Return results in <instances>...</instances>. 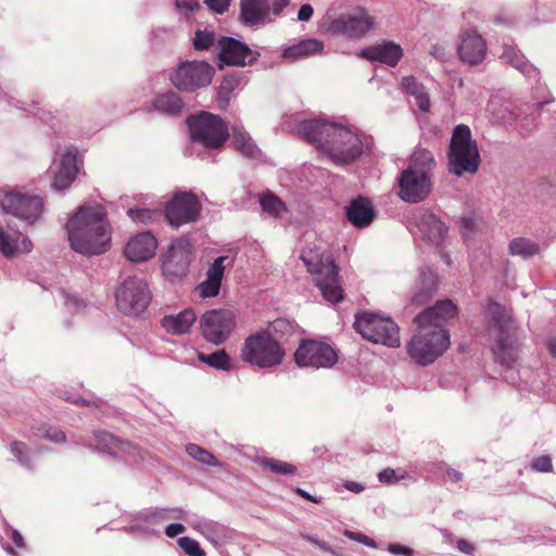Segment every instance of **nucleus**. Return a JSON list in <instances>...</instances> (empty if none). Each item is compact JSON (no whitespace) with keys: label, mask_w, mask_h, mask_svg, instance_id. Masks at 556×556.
Returning a JSON list of instances; mask_svg holds the SVG:
<instances>
[{"label":"nucleus","mask_w":556,"mask_h":556,"mask_svg":"<svg viewBox=\"0 0 556 556\" xmlns=\"http://www.w3.org/2000/svg\"><path fill=\"white\" fill-rule=\"evenodd\" d=\"M456 316V305L444 300L425 308L414 318L417 333L410 339L407 352L417 364L427 366L444 354L451 344L445 325Z\"/></svg>","instance_id":"nucleus-1"},{"label":"nucleus","mask_w":556,"mask_h":556,"mask_svg":"<svg viewBox=\"0 0 556 556\" xmlns=\"http://www.w3.org/2000/svg\"><path fill=\"white\" fill-rule=\"evenodd\" d=\"M299 131L336 164H351L364 151L362 137L350 127L323 121H305Z\"/></svg>","instance_id":"nucleus-2"},{"label":"nucleus","mask_w":556,"mask_h":556,"mask_svg":"<svg viewBox=\"0 0 556 556\" xmlns=\"http://www.w3.org/2000/svg\"><path fill=\"white\" fill-rule=\"evenodd\" d=\"M74 251L85 255L106 252L111 245V231L105 208L100 204L83 205L66 224Z\"/></svg>","instance_id":"nucleus-3"},{"label":"nucleus","mask_w":556,"mask_h":556,"mask_svg":"<svg viewBox=\"0 0 556 556\" xmlns=\"http://www.w3.org/2000/svg\"><path fill=\"white\" fill-rule=\"evenodd\" d=\"M485 330L496 362L510 366L517 359L519 343L511 313L497 302L489 301L484 308Z\"/></svg>","instance_id":"nucleus-4"},{"label":"nucleus","mask_w":556,"mask_h":556,"mask_svg":"<svg viewBox=\"0 0 556 556\" xmlns=\"http://www.w3.org/2000/svg\"><path fill=\"white\" fill-rule=\"evenodd\" d=\"M285 356L282 345L265 330L247 337L240 349V357L244 363L262 369L281 365Z\"/></svg>","instance_id":"nucleus-5"},{"label":"nucleus","mask_w":556,"mask_h":556,"mask_svg":"<svg viewBox=\"0 0 556 556\" xmlns=\"http://www.w3.org/2000/svg\"><path fill=\"white\" fill-rule=\"evenodd\" d=\"M447 157L450 172L458 177L465 173L475 174L478 170L480 154L468 126L462 124L454 128Z\"/></svg>","instance_id":"nucleus-6"},{"label":"nucleus","mask_w":556,"mask_h":556,"mask_svg":"<svg viewBox=\"0 0 556 556\" xmlns=\"http://www.w3.org/2000/svg\"><path fill=\"white\" fill-rule=\"evenodd\" d=\"M307 270L316 275V286L324 299L330 303L343 300V289L339 277V267L330 256H318L303 253L301 255Z\"/></svg>","instance_id":"nucleus-7"},{"label":"nucleus","mask_w":556,"mask_h":556,"mask_svg":"<svg viewBox=\"0 0 556 556\" xmlns=\"http://www.w3.org/2000/svg\"><path fill=\"white\" fill-rule=\"evenodd\" d=\"M354 327L368 341L392 348L400 345V328L389 317L364 312L356 315Z\"/></svg>","instance_id":"nucleus-8"},{"label":"nucleus","mask_w":556,"mask_h":556,"mask_svg":"<svg viewBox=\"0 0 556 556\" xmlns=\"http://www.w3.org/2000/svg\"><path fill=\"white\" fill-rule=\"evenodd\" d=\"M191 139L208 149L222 148L229 137L226 123L217 115L202 113L188 118Z\"/></svg>","instance_id":"nucleus-9"},{"label":"nucleus","mask_w":556,"mask_h":556,"mask_svg":"<svg viewBox=\"0 0 556 556\" xmlns=\"http://www.w3.org/2000/svg\"><path fill=\"white\" fill-rule=\"evenodd\" d=\"M214 74L215 68L205 61H184L170 74L169 80L182 92H194L207 87Z\"/></svg>","instance_id":"nucleus-10"},{"label":"nucleus","mask_w":556,"mask_h":556,"mask_svg":"<svg viewBox=\"0 0 556 556\" xmlns=\"http://www.w3.org/2000/svg\"><path fill=\"white\" fill-rule=\"evenodd\" d=\"M117 308L125 315L139 316L150 304L151 292L138 277L126 278L115 292Z\"/></svg>","instance_id":"nucleus-11"},{"label":"nucleus","mask_w":556,"mask_h":556,"mask_svg":"<svg viewBox=\"0 0 556 556\" xmlns=\"http://www.w3.org/2000/svg\"><path fill=\"white\" fill-rule=\"evenodd\" d=\"M202 205L192 192L180 191L173 194L164 208V217L175 229L186 224L195 223L201 214Z\"/></svg>","instance_id":"nucleus-12"},{"label":"nucleus","mask_w":556,"mask_h":556,"mask_svg":"<svg viewBox=\"0 0 556 556\" xmlns=\"http://www.w3.org/2000/svg\"><path fill=\"white\" fill-rule=\"evenodd\" d=\"M236 316L229 309H212L200 318V329L203 338L215 345L223 344L236 328Z\"/></svg>","instance_id":"nucleus-13"},{"label":"nucleus","mask_w":556,"mask_h":556,"mask_svg":"<svg viewBox=\"0 0 556 556\" xmlns=\"http://www.w3.org/2000/svg\"><path fill=\"white\" fill-rule=\"evenodd\" d=\"M375 17L363 8H355L348 14L327 20V29L334 35L362 38L375 26Z\"/></svg>","instance_id":"nucleus-14"},{"label":"nucleus","mask_w":556,"mask_h":556,"mask_svg":"<svg viewBox=\"0 0 556 556\" xmlns=\"http://www.w3.org/2000/svg\"><path fill=\"white\" fill-rule=\"evenodd\" d=\"M294 361L300 367L315 369L332 367L338 362L337 352L327 343L317 340H303L294 352Z\"/></svg>","instance_id":"nucleus-15"},{"label":"nucleus","mask_w":556,"mask_h":556,"mask_svg":"<svg viewBox=\"0 0 556 556\" xmlns=\"http://www.w3.org/2000/svg\"><path fill=\"white\" fill-rule=\"evenodd\" d=\"M191 243L188 238L180 237L172 242L162 257V269L167 277H185L191 262Z\"/></svg>","instance_id":"nucleus-16"},{"label":"nucleus","mask_w":556,"mask_h":556,"mask_svg":"<svg viewBox=\"0 0 556 556\" xmlns=\"http://www.w3.org/2000/svg\"><path fill=\"white\" fill-rule=\"evenodd\" d=\"M1 205L7 213L27 222L29 225L39 218L43 207L40 197L18 192L5 194Z\"/></svg>","instance_id":"nucleus-17"},{"label":"nucleus","mask_w":556,"mask_h":556,"mask_svg":"<svg viewBox=\"0 0 556 556\" xmlns=\"http://www.w3.org/2000/svg\"><path fill=\"white\" fill-rule=\"evenodd\" d=\"M399 195L409 203H417L427 198L431 190V178L421 172L404 169L399 178Z\"/></svg>","instance_id":"nucleus-18"},{"label":"nucleus","mask_w":556,"mask_h":556,"mask_svg":"<svg viewBox=\"0 0 556 556\" xmlns=\"http://www.w3.org/2000/svg\"><path fill=\"white\" fill-rule=\"evenodd\" d=\"M219 47V59L228 65H251L260 56L258 52L251 50L244 42L230 37H223Z\"/></svg>","instance_id":"nucleus-19"},{"label":"nucleus","mask_w":556,"mask_h":556,"mask_svg":"<svg viewBox=\"0 0 556 556\" xmlns=\"http://www.w3.org/2000/svg\"><path fill=\"white\" fill-rule=\"evenodd\" d=\"M457 51L464 63L478 65L485 58L486 42L476 30H465L459 35Z\"/></svg>","instance_id":"nucleus-20"},{"label":"nucleus","mask_w":556,"mask_h":556,"mask_svg":"<svg viewBox=\"0 0 556 556\" xmlns=\"http://www.w3.org/2000/svg\"><path fill=\"white\" fill-rule=\"evenodd\" d=\"M156 248V239L151 232L146 231L134 236L126 244L124 253L130 261L143 262L154 255Z\"/></svg>","instance_id":"nucleus-21"},{"label":"nucleus","mask_w":556,"mask_h":556,"mask_svg":"<svg viewBox=\"0 0 556 556\" xmlns=\"http://www.w3.org/2000/svg\"><path fill=\"white\" fill-rule=\"evenodd\" d=\"M416 224L424 239L433 244H440L446 237L447 227L429 211H421Z\"/></svg>","instance_id":"nucleus-22"},{"label":"nucleus","mask_w":556,"mask_h":556,"mask_svg":"<svg viewBox=\"0 0 556 556\" xmlns=\"http://www.w3.org/2000/svg\"><path fill=\"white\" fill-rule=\"evenodd\" d=\"M361 55L371 62H380L389 66H395L403 55L401 46L393 42L367 47Z\"/></svg>","instance_id":"nucleus-23"},{"label":"nucleus","mask_w":556,"mask_h":556,"mask_svg":"<svg viewBox=\"0 0 556 556\" xmlns=\"http://www.w3.org/2000/svg\"><path fill=\"white\" fill-rule=\"evenodd\" d=\"M76 156L77 150L74 147L68 148L62 155L59 169L53 180V187L55 189L64 190L75 180L77 175Z\"/></svg>","instance_id":"nucleus-24"},{"label":"nucleus","mask_w":556,"mask_h":556,"mask_svg":"<svg viewBox=\"0 0 556 556\" xmlns=\"http://www.w3.org/2000/svg\"><path fill=\"white\" fill-rule=\"evenodd\" d=\"M375 217L374 206L367 198L358 197L346 206L348 220L357 228H364L371 224Z\"/></svg>","instance_id":"nucleus-25"},{"label":"nucleus","mask_w":556,"mask_h":556,"mask_svg":"<svg viewBox=\"0 0 556 556\" xmlns=\"http://www.w3.org/2000/svg\"><path fill=\"white\" fill-rule=\"evenodd\" d=\"M195 320V312L192 308H186L178 314L164 316L161 319V326L169 334L181 336L190 331Z\"/></svg>","instance_id":"nucleus-26"},{"label":"nucleus","mask_w":556,"mask_h":556,"mask_svg":"<svg viewBox=\"0 0 556 556\" xmlns=\"http://www.w3.org/2000/svg\"><path fill=\"white\" fill-rule=\"evenodd\" d=\"M439 279L434 271H421L419 279L416 282L415 291L412 295V304L421 306L426 304L437 292Z\"/></svg>","instance_id":"nucleus-27"},{"label":"nucleus","mask_w":556,"mask_h":556,"mask_svg":"<svg viewBox=\"0 0 556 556\" xmlns=\"http://www.w3.org/2000/svg\"><path fill=\"white\" fill-rule=\"evenodd\" d=\"M270 10L268 0H241L240 18L245 25L263 21Z\"/></svg>","instance_id":"nucleus-28"},{"label":"nucleus","mask_w":556,"mask_h":556,"mask_svg":"<svg viewBox=\"0 0 556 556\" xmlns=\"http://www.w3.org/2000/svg\"><path fill=\"white\" fill-rule=\"evenodd\" d=\"M153 108L163 114L176 117L182 112L184 101L176 92L167 91L154 98Z\"/></svg>","instance_id":"nucleus-29"},{"label":"nucleus","mask_w":556,"mask_h":556,"mask_svg":"<svg viewBox=\"0 0 556 556\" xmlns=\"http://www.w3.org/2000/svg\"><path fill=\"white\" fill-rule=\"evenodd\" d=\"M31 249L33 243L28 238L11 239L4 230L0 229V251L4 256L12 257L16 253H28Z\"/></svg>","instance_id":"nucleus-30"},{"label":"nucleus","mask_w":556,"mask_h":556,"mask_svg":"<svg viewBox=\"0 0 556 556\" xmlns=\"http://www.w3.org/2000/svg\"><path fill=\"white\" fill-rule=\"evenodd\" d=\"M323 48V42L316 39H306L300 41L298 45H293L287 48L283 52V58L293 61L299 58H305L311 54L320 52Z\"/></svg>","instance_id":"nucleus-31"},{"label":"nucleus","mask_w":556,"mask_h":556,"mask_svg":"<svg viewBox=\"0 0 556 556\" xmlns=\"http://www.w3.org/2000/svg\"><path fill=\"white\" fill-rule=\"evenodd\" d=\"M402 86L405 91L415 98L416 104L422 112L430 110L429 96L425 90V87L416 80V78L408 76L402 79Z\"/></svg>","instance_id":"nucleus-32"},{"label":"nucleus","mask_w":556,"mask_h":556,"mask_svg":"<svg viewBox=\"0 0 556 556\" xmlns=\"http://www.w3.org/2000/svg\"><path fill=\"white\" fill-rule=\"evenodd\" d=\"M500 59L503 63L513 66L523 74L531 70V65L527 61L526 56L516 46L505 45Z\"/></svg>","instance_id":"nucleus-33"},{"label":"nucleus","mask_w":556,"mask_h":556,"mask_svg":"<svg viewBox=\"0 0 556 556\" xmlns=\"http://www.w3.org/2000/svg\"><path fill=\"white\" fill-rule=\"evenodd\" d=\"M232 144L237 151L249 159H256L260 155V149L245 131L233 128Z\"/></svg>","instance_id":"nucleus-34"},{"label":"nucleus","mask_w":556,"mask_h":556,"mask_svg":"<svg viewBox=\"0 0 556 556\" xmlns=\"http://www.w3.org/2000/svg\"><path fill=\"white\" fill-rule=\"evenodd\" d=\"M118 456L124 458L125 462L130 465H139L148 460L151 457V454L138 444L124 440Z\"/></svg>","instance_id":"nucleus-35"},{"label":"nucleus","mask_w":556,"mask_h":556,"mask_svg":"<svg viewBox=\"0 0 556 556\" xmlns=\"http://www.w3.org/2000/svg\"><path fill=\"white\" fill-rule=\"evenodd\" d=\"M241 74L230 73L223 77L217 91V101L220 108L226 109L230 101V94L240 85Z\"/></svg>","instance_id":"nucleus-36"},{"label":"nucleus","mask_w":556,"mask_h":556,"mask_svg":"<svg viewBox=\"0 0 556 556\" xmlns=\"http://www.w3.org/2000/svg\"><path fill=\"white\" fill-rule=\"evenodd\" d=\"M508 251L510 255L528 258L540 252V245L531 239L518 237L510 241Z\"/></svg>","instance_id":"nucleus-37"},{"label":"nucleus","mask_w":556,"mask_h":556,"mask_svg":"<svg viewBox=\"0 0 556 556\" xmlns=\"http://www.w3.org/2000/svg\"><path fill=\"white\" fill-rule=\"evenodd\" d=\"M433 154L427 149H417L412 157L407 169L421 172L430 176L432 168L434 167Z\"/></svg>","instance_id":"nucleus-38"},{"label":"nucleus","mask_w":556,"mask_h":556,"mask_svg":"<svg viewBox=\"0 0 556 556\" xmlns=\"http://www.w3.org/2000/svg\"><path fill=\"white\" fill-rule=\"evenodd\" d=\"M97 447L111 456L117 457L119 455L121 446L124 440L115 437L106 431H98L94 434Z\"/></svg>","instance_id":"nucleus-39"},{"label":"nucleus","mask_w":556,"mask_h":556,"mask_svg":"<svg viewBox=\"0 0 556 556\" xmlns=\"http://www.w3.org/2000/svg\"><path fill=\"white\" fill-rule=\"evenodd\" d=\"M258 464L264 468L274 473L282 475V476H294L298 472V468L290 463L275 459V458H261Z\"/></svg>","instance_id":"nucleus-40"},{"label":"nucleus","mask_w":556,"mask_h":556,"mask_svg":"<svg viewBox=\"0 0 556 556\" xmlns=\"http://www.w3.org/2000/svg\"><path fill=\"white\" fill-rule=\"evenodd\" d=\"M199 359L216 369H231L230 357L225 350H219L212 354L200 353Z\"/></svg>","instance_id":"nucleus-41"},{"label":"nucleus","mask_w":556,"mask_h":556,"mask_svg":"<svg viewBox=\"0 0 556 556\" xmlns=\"http://www.w3.org/2000/svg\"><path fill=\"white\" fill-rule=\"evenodd\" d=\"M31 430L36 438L45 439L53 443H64L66 440V435L61 429L50 425L33 427Z\"/></svg>","instance_id":"nucleus-42"},{"label":"nucleus","mask_w":556,"mask_h":556,"mask_svg":"<svg viewBox=\"0 0 556 556\" xmlns=\"http://www.w3.org/2000/svg\"><path fill=\"white\" fill-rule=\"evenodd\" d=\"M260 203L263 211L275 217L280 216L287 210L286 204L270 192L264 193L260 199Z\"/></svg>","instance_id":"nucleus-43"},{"label":"nucleus","mask_w":556,"mask_h":556,"mask_svg":"<svg viewBox=\"0 0 556 556\" xmlns=\"http://www.w3.org/2000/svg\"><path fill=\"white\" fill-rule=\"evenodd\" d=\"M186 451L188 455L204 465L217 466L219 464L213 454L197 444H188Z\"/></svg>","instance_id":"nucleus-44"},{"label":"nucleus","mask_w":556,"mask_h":556,"mask_svg":"<svg viewBox=\"0 0 556 556\" xmlns=\"http://www.w3.org/2000/svg\"><path fill=\"white\" fill-rule=\"evenodd\" d=\"M127 214L134 222L151 224L162 216V213L150 208H130Z\"/></svg>","instance_id":"nucleus-45"},{"label":"nucleus","mask_w":556,"mask_h":556,"mask_svg":"<svg viewBox=\"0 0 556 556\" xmlns=\"http://www.w3.org/2000/svg\"><path fill=\"white\" fill-rule=\"evenodd\" d=\"M268 331L271 336L275 334L279 338L289 337L294 332L293 324L286 318H277L268 326Z\"/></svg>","instance_id":"nucleus-46"},{"label":"nucleus","mask_w":556,"mask_h":556,"mask_svg":"<svg viewBox=\"0 0 556 556\" xmlns=\"http://www.w3.org/2000/svg\"><path fill=\"white\" fill-rule=\"evenodd\" d=\"M177 542L180 548L189 556L206 555L205 552L201 548L199 542L189 536L179 538Z\"/></svg>","instance_id":"nucleus-47"},{"label":"nucleus","mask_w":556,"mask_h":556,"mask_svg":"<svg viewBox=\"0 0 556 556\" xmlns=\"http://www.w3.org/2000/svg\"><path fill=\"white\" fill-rule=\"evenodd\" d=\"M11 453L17 458L20 464L30 467V456L27 445L21 441H13L10 445Z\"/></svg>","instance_id":"nucleus-48"},{"label":"nucleus","mask_w":556,"mask_h":556,"mask_svg":"<svg viewBox=\"0 0 556 556\" xmlns=\"http://www.w3.org/2000/svg\"><path fill=\"white\" fill-rule=\"evenodd\" d=\"M228 260V256H219L217 257L214 263L211 265L206 273V278L216 280L222 282L224 271H225V262Z\"/></svg>","instance_id":"nucleus-49"},{"label":"nucleus","mask_w":556,"mask_h":556,"mask_svg":"<svg viewBox=\"0 0 556 556\" xmlns=\"http://www.w3.org/2000/svg\"><path fill=\"white\" fill-rule=\"evenodd\" d=\"M215 37L213 33L206 30H198L193 38V47L197 50H206L214 43Z\"/></svg>","instance_id":"nucleus-50"},{"label":"nucleus","mask_w":556,"mask_h":556,"mask_svg":"<svg viewBox=\"0 0 556 556\" xmlns=\"http://www.w3.org/2000/svg\"><path fill=\"white\" fill-rule=\"evenodd\" d=\"M198 288L202 298L216 296L220 289V282L206 278Z\"/></svg>","instance_id":"nucleus-51"},{"label":"nucleus","mask_w":556,"mask_h":556,"mask_svg":"<svg viewBox=\"0 0 556 556\" xmlns=\"http://www.w3.org/2000/svg\"><path fill=\"white\" fill-rule=\"evenodd\" d=\"M533 469L541 472H551L553 469L552 458L547 455H542L533 459Z\"/></svg>","instance_id":"nucleus-52"},{"label":"nucleus","mask_w":556,"mask_h":556,"mask_svg":"<svg viewBox=\"0 0 556 556\" xmlns=\"http://www.w3.org/2000/svg\"><path fill=\"white\" fill-rule=\"evenodd\" d=\"M176 7L188 16L199 9L200 4L198 0H176Z\"/></svg>","instance_id":"nucleus-53"},{"label":"nucleus","mask_w":556,"mask_h":556,"mask_svg":"<svg viewBox=\"0 0 556 556\" xmlns=\"http://www.w3.org/2000/svg\"><path fill=\"white\" fill-rule=\"evenodd\" d=\"M231 0H204L205 4L215 13L223 14L225 13Z\"/></svg>","instance_id":"nucleus-54"},{"label":"nucleus","mask_w":556,"mask_h":556,"mask_svg":"<svg viewBox=\"0 0 556 556\" xmlns=\"http://www.w3.org/2000/svg\"><path fill=\"white\" fill-rule=\"evenodd\" d=\"M379 481L384 483H395L399 481L395 470L392 468H386L379 473Z\"/></svg>","instance_id":"nucleus-55"},{"label":"nucleus","mask_w":556,"mask_h":556,"mask_svg":"<svg viewBox=\"0 0 556 556\" xmlns=\"http://www.w3.org/2000/svg\"><path fill=\"white\" fill-rule=\"evenodd\" d=\"M388 551L394 555L413 556L414 551L401 544H390Z\"/></svg>","instance_id":"nucleus-56"},{"label":"nucleus","mask_w":556,"mask_h":556,"mask_svg":"<svg viewBox=\"0 0 556 556\" xmlns=\"http://www.w3.org/2000/svg\"><path fill=\"white\" fill-rule=\"evenodd\" d=\"M186 530L185 526L181 523H170L165 529V534L168 538H175L181 533H184Z\"/></svg>","instance_id":"nucleus-57"},{"label":"nucleus","mask_w":556,"mask_h":556,"mask_svg":"<svg viewBox=\"0 0 556 556\" xmlns=\"http://www.w3.org/2000/svg\"><path fill=\"white\" fill-rule=\"evenodd\" d=\"M313 12H314V10L311 4H303V5H301V8L299 10L298 18L300 21L307 22L311 20Z\"/></svg>","instance_id":"nucleus-58"},{"label":"nucleus","mask_w":556,"mask_h":556,"mask_svg":"<svg viewBox=\"0 0 556 556\" xmlns=\"http://www.w3.org/2000/svg\"><path fill=\"white\" fill-rule=\"evenodd\" d=\"M456 544L458 551L468 555L472 554L476 549L473 544L465 539H459Z\"/></svg>","instance_id":"nucleus-59"},{"label":"nucleus","mask_w":556,"mask_h":556,"mask_svg":"<svg viewBox=\"0 0 556 556\" xmlns=\"http://www.w3.org/2000/svg\"><path fill=\"white\" fill-rule=\"evenodd\" d=\"M289 4V0H274L273 3V12L275 15L280 14V12Z\"/></svg>","instance_id":"nucleus-60"},{"label":"nucleus","mask_w":556,"mask_h":556,"mask_svg":"<svg viewBox=\"0 0 556 556\" xmlns=\"http://www.w3.org/2000/svg\"><path fill=\"white\" fill-rule=\"evenodd\" d=\"M446 476L452 482H458L463 479L462 472L454 468H447Z\"/></svg>","instance_id":"nucleus-61"},{"label":"nucleus","mask_w":556,"mask_h":556,"mask_svg":"<svg viewBox=\"0 0 556 556\" xmlns=\"http://www.w3.org/2000/svg\"><path fill=\"white\" fill-rule=\"evenodd\" d=\"M344 486L351 491V492H354V493H361L364 491V486L358 483V482H355V481H350V482H346L344 484Z\"/></svg>","instance_id":"nucleus-62"},{"label":"nucleus","mask_w":556,"mask_h":556,"mask_svg":"<svg viewBox=\"0 0 556 556\" xmlns=\"http://www.w3.org/2000/svg\"><path fill=\"white\" fill-rule=\"evenodd\" d=\"M12 541H13V543L17 547H24L25 546L23 535L18 531H16V530H14L13 533H12Z\"/></svg>","instance_id":"nucleus-63"},{"label":"nucleus","mask_w":556,"mask_h":556,"mask_svg":"<svg viewBox=\"0 0 556 556\" xmlns=\"http://www.w3.org/2000/svg\"><path fill=\"white\" fill-rule=\"evenodd\" d=\"M356 541L366 544L367 546L375 547V541L363 533H357Z\"/></svg>","instance_id":"nucleus-64"}]
</instances>
